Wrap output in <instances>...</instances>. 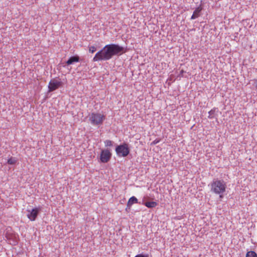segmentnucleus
Here are the masks:
<instances>
[{"mask_svg": "<svg viewBox=\"0 0 257 257\" xmlns=\"http://www.w3.org/2000/svg\"><path fill=\"white\" fill-rule=\"evenodd\" d=\"M126 51L124 47L118 44H107L96 53L93 58V61H107L111 59L113 56L121 55Z\"/></svg>", "mask_w": 257, "mask_h": 257, "instance_id": "obj_1", "label": "nucleus"}, {"mask_svg": "<svg viewBox=\"0 0 257 257\" xmlns=\"http://www.w3.org/2000/svg\"><path fill=\"white\" fill-rule=\"evenodd\" d=\"M209 186L212 193L219 195L220 198H223L226 188V183L223 180L214 179Z\"/></svg>", "mask_w": 257, "mask_h": 257, "instance_id": "obj_2", "label": "nucleus"}, {"mask_svg": "<svg viewBox=\"0 0 257 257\" xmlns=\"http://www.w3.org/2000/svg\"><path fill=\"white\" fill-rule=\"evenodd\" d=\"M105 118L104 115L97 112H92L89 114V120L92 125H99L102 124Z\"/></svg>", "mask_w": 257, "mask_h": 257, "instance_id": "obj_3", "label": "nucleus"}, {"mask_svg": "<svg viewBox=\"0 0 257 257\" xmlns=\"http://www.w3.org/2000/svg\"><path fill=\"white\" fill-rule=\"evenodd\" d=\"M116 153L118 157H125L130 153L128 145L125 143L118 145L115 148Z\"/></svg>", "mask_w": 257, "mask_h": 257, "instance_id": "obj_4", "label": "nucleus"}, {"mask_svg": "<svg viewBox=\"0 0 257 257\" xmlns=\"http://www.w3.org/2000/svg\"><path fill=\"white\" fill-rule=\"evenodd\" d=\"M41 207H35L32 209H27L28 214L27 215V217L31 221H34L36 219L39 212L41 211Z\"/></svg>", "mask_w": 257, "mask_h": 257, "instance_id": "obj_5", "label": "nucleus"}, {"mask_svg": "<svg viewBox=\"0 0 257 257\" xmlns=\"http://www.w3.org/2000/svg\"><path fill=\"white\" fill-rule=\"evenodd\" d=\"M111 157V153L108 149L102 150L100 155V161L102 163H107Z\"/></svg>", "mask_w": 257, "mask_h": 257, "instance_id": "obj_6", "label": "nucleus"}, {"mask_svg": "<svg viewBox=\"0 0 257 257\" xmlns=\"http://www.w3.org/2000/svg\"><path fill=\"white\" fill-rule=\"evenodd\" d=\"M62 84V82L60 80H57L54 79L51 80L48 86V91L52 92L55 91L60 87Z\"/></svg>", "mask_w": 257, "mask_h": 257, "instance_id": "obj_7", "label": "nucleus"}, {"mask_svg": "<svg viewBox=\"0 0 257 257\" xmlns=\"http://www.w3.org/2000/svg\"><path fill=\"white\" fill-rule=\"evenodd\" d=\"M5 237L7 240L11 242L10 243L13 245H16L18 243V241L15 234L7 232L5 235Z\"/></svg>", "mask_w": 257, "mask_h": 257, "instance_id": "obj_8", "label": "nucleus"}, {"mask_svg": "<svg viewBox=\"0 0 257 257\" xmlns=\"http://www.w3.org/2000/svg\"><path fill=\"white\" fill-rule=\"evenodd\" d=\"M202 9H203L201 5L196 8L191 17V20H194L199 17L200 16V13Z\"/></svg>", "mask_w": 257, "mask_h": 257, "instance_id": "obj_9", "label": "nucleus"}, {"mask_svg": "<svg viewBox=\"0 0 257 257\" xmlns=\"http://www.w3.org/2000/svg\"><path fill=\"white\" fill-rule=\"evenodd\" d=\"M79 61V57L77 55H75L70 57L68 60L66 61V63L69 65L73 64L74 63L78 62Z\"/></svg>", "mask_w": 257, "mask_h": 257, "instance_id": "obj_10", "label": "nucleus"}, {"mask_svg": "<svg viewBox=\"0 0 257 257\" xmlns=\"http://www.w3.org/2000/svg\"><path fill=\"white\" fill-rule=\"evenodd\" d=\"M218 111V108L216 107H214L212 109H211L209 112H208V117L209 119H212L214 118H216V116L217 115V112Z\"/></svg>", "mask_w": 257, "mask_h": 257, "instance_id": "obj_11", "label": "nucleus"}, {"mask_svg": "<svg viewBox=\"0 0 257 257\" xmlns=\"http://www.w3.org/2000/svg\"><path fill=\"white\" fill-rule=\"evenodd\" d=\"M138 199L135 196H132L129 199L127 204H128V206H132L133 204L138 203Z\"/></svg>", "mask_w": 257, "mask_h": 257, "instance_id": "obj_12", "label": "nucleus"}, {"mask_svg": "<svg viewBox=\"0 0 257 257\" xmlns=\"http://www.w3.org/2000/svg\"><path fill=\"white\" fill-rule=\"evenodd\" d=\"M144 205L148 208H152L156 207L157 205V203L155 201H148L146 202Z\"/></svg>", "mask_w": 257, "mask_h": 257, "instance_id": "obj_13", "label": "nucleus"}, {"mask_svg": "<svg viewBox=\"0 0 257 257\" xmlns=\"http://www.w3.org/2000/svg\"><path fill=\"white\" fill-rule=\"evenodd\" d=\"M17 162V159L15 157H11L8 160V164L10 165H15Z\"/></svg>", "mask_w": 257, "mask_h": 257, "instance_id": "obj_14", "label": "nucleus"}, {"mask_svg": "<svg viewBox=\"0 0 257 257\" xmlns=\"http://www.w3.org/2000/svg\"><path fill=\"white\" fill-rule=\"evenodd\" d=\"M246 257H257V254L254 251H249L247 252Z\"/></svg>", "mask_w": 257, "mask_h": 257, "instance_id": "obj_15", "label": "nucleus"}, {"mask_svg": "<svg viewBox=\"0 0 257 257\" xmlns=\"http://www.w3.org/2000/svg\"><path fill=\"white\" fill-rule=\"evenodd\" d=\"M104 143L105 147H111L113 145V142L109 140L105 141Z\"/></svg>", "mask_w": 257, "mask_h": 257, "instance_id": "obj_16", "label": "nucleus"}, {"mask_svg": "<svg viewBox=\"0 0 257 257\" xmlns=\"http://www.w3.org/2000/svg\"><path fill=\"white\" fill-rule=\"evenodd\" d=\"M96 50V48L94 46H91L89 47V52L91 53H93L94 52H95Z\"/></svg>", "mask_w": 257, "mask_h": 257, "instance_id": "obj_17", "label": "nucleus"}, {"mask_svg": "<svg viewBox=\"0 0 257 257\" xmlns=\"http://www.w3.org/2000/svg\"><path fill=\"white\" fill-rule=\"evenodd\" d=\"M135 257H149L148 253H140L137 254Z\"/></svg>", "mask_w": 257, "mask_h": 257, "instance_id": "obj_18", "label": "nucleus"}, {"mask_svg": "<svg viewBox=\"0 0 257 257\" xmlns=\"http://www.w3.org/2000/svg\"><path fill=\"white\" fill-rule=\"evenodd\" d=\"M131 206H128V204L126 205V207L125 208V211L127 212H129L131 210Z\"/></svg>", "mask_w": 257, "mask_h": 257, "instance_id": "obj_19", "label": "nucleus"}, {"mask_svg": "<svg viewBox=\"0 0 257 257\" xmlns=\"http://www.w3.org/2000/svg\"><path fill=\"white\" fill-rule=\"evenodd\" d=\"M184 73V71L183 70H181L180 72V73L179 74V77H183Z\"/></svg>", "mask_w": 257, "mask_h": 257, "instance_id": "obj_20", "label": "nucleus"}, {"mask_svg": "<svg viewBox=\"0 0 257 257\" xmlns=\"http://www.w3.org/2000/svg\"><path fill=\"white\" fill-rule=\"evenodd\" d=\"M253 85H254V87L256 88H257V79H255L254 80V84Z\"/></svg>", "mask_w": 257, "mask_h": 257, "instance_id": "obj_21", "label": "nucleus"}, {"mask_svg": "<svg viewBox=\"0 0 257 257\" xmlns=\"http://www.w3.org/2000/svg\"><path fill=\"white\" fill-rule=\"evenodd\" d=\"M159 142V141L158 140H155L153 142V144L155 145V144H157V143H158Z\"/></svg>", "mask_w": 257, "mask_h": 257, "instance_id": "obj_22", "label": "nucleus"}]
</instances>
